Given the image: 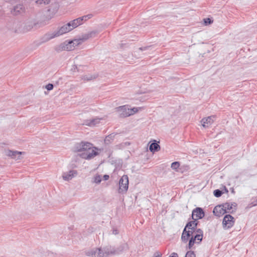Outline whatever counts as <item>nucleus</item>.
Instances as JSON below:
<instances>
[{
    "mask_svg": "<svg viewBox=\"0 0 257 257\" xmlns=\"http://www.w3.org/2000/svg\"><path fill=\"white\" fill-rule=\"evenodd\" d=\"M73 151L81 158L90 160L99 155L101 149L94 147L91 143L81 142L74 145Z\"/></svg>",
    "mask_w": 257,
    "mask_h": 257,
    "instance_id": "1",
    "label": "nucleus"
},
{
    "mask_svg": "<svg viewBox=\"0 0 257 257\" xmlns=\"http://www.w3.org/2000/svg\"><path fill=\"white\" fill-rule=\"evenodd\" d=\"M143 109V107H134L130 108L128 105H124L115 108V111L119 116L126 117L133 115Z\"/></svg>",
    "mask_w": 257,
    "mask_h": 257,
    "instance_id": "2",
    "label": "nucleus"
},
{
    "mask_svg": "<svg viewBox=\"0 0 257 257\" xmlns=\"http://www.w3.org/2000/svg\"><path fill=\"white\" fill-rule=\"evenodd\" d=\"M71 31V28L69 26L67 23L58 28L57 29L54 31L46 34L44 36V38L45 39L46 41H48L55 37H58L65 34Z\"/></svg>",
    "mask_w": 257,
    "mask_h": 257,
    "instance_id": "3",
    "label": "nucleus"
},
{
    "mask_svg": "<svg viewBox=\"0 0 257 257\" xmlns=\"http://www.w3.org/2000/svg\"><path fill=\"white\" fill-rule=\"evenodd\" d=\"M83 42L82 39H75L72 41H65L63 43L56 46L55 49L57 51H71L75 48L77 46H78Z\"/></svg>",
    "mask_w": 257,
    "mask_h": 257,
    "instance_id": "4",
    "label": "nucleus"
},
{
    "mask_svg": "<svg viewBox=\"0 0 257 257\" xmlns=\"http://www.w3.org/2000/svg\"><path fill=\"white\" fill-rule=\"evenodd\" d=\"M120 247L121 249H116L113 247L109 246L102 249V252L103 254V257H108L109 255L117 254L120 251L126 250L128 248L127 245L126 244H123Z\"/></svg>",
    "mask_w": 257,
    "mask_h": 257,
    "instance_id": "5",
    "label": "nucleus"
},
{
    "mask_svg": "<svg viewBox=\"0 0 257 257\" xmlns=\"http://www.w3.org/2000/svg\"><path fill=\"white\" fill-rule=\"evenodd\" d=\"M203 238V231L201 229H197L193 235L192 236L189 240L188 247L190 249L196 243H199Z\"/></svg>",
    "mask_w": 257,
    "mask_h": 257,
    "instance_id": "6",
    "label": "nucleus"
},
{
    "mask_svg": "<svg viewBox=\"0 0 257 257\" xmlns=\"http://www.w3.org/2000/svg\"><path fill=\"white\" fill-rule=\"evenodd\" d=\"M119 188L118 192L120 194H124L128 188V178L127 175H123L119 181Z\"/></svg>",
    "mask_w": 257,
    "mask_h": 257,
    "instance_id": "7",
    "label": "nucleus"
},
{
    "mask_svg": "<svg viewBox=\"0 0 257 257\" xmlns=\"http://www.w3.org/2000/svg\"><path fill=\"white\" fill-rule=\"evenodd\" d=\"M5 155L11 159L16 161L22 160L23 158V156L25 154L24 152H20L11 150H6L5 151Z\"/></svg>",
    "mask_w": 257,
    "mask_h": 257,
    "instance_id": "8",
    "label": "nucleus"
},
{
    "mask_svg": "<svg viewBox=\"0 0 257 257\" xmlns=\"http://www.w3.org/2000/svg\"><path fill=\"white\" fill-rule=\"evenodd\" d=\"M85 255L88 257H103V255L100 247L89 248L85 251Z\"/></svg>",
    "mask_w": 257,
    "mask_h": 257,
    "instance_id": "9",
    "label": "nucleus"
},
{
    "mask_svg": "<svg viewBox=\"0 0 257 257\" xmlns=\"http://www.w3.org/2000/svg\"><path fill=\"white\" fill-rule=\"evenodd\" d=\"M235 220L231 215H226L222 221V227L224 229H228L232 227L234 224Z\"/></svg>",
    "mask_w": 257,
    "mask_h": 257,
    "instance_id": "10",
    "label": "nucleus"
},
{
    "mask_svg": "<svg viewBox=\"0 0 257 257\" xmlns=\"http://www.w3.org/2000/svg\"><path fill=\"white\" fill-rule=\"evenodd\" d=\"M90 17L89 16H85L84 17L79 18L78 19H75L73 21H71L69 23H68L69 26L71 28V31L74 28L77 27L78 26L82 24V21L84 20L85 21L89 19Z\"/></svg>",
    "mask_w": 257,
    "mask_h": 257,
    "instance_id": "11",
    "label": "nucleus"
},
{
    "mask_svg": "<svg viewBox=\"0 0 257 257\" xmlns=\"http://www.w3.org/2000/svg\"><path fill=\"white\" fill-rule=\"evenodd\" d=\"M77 174L78 172L76 170H71L68 172H64L62 174V177L64 181H69L76 177Z\"/></svg>",
    "mask_w": 257,
    "mask_h": 257,
    "instance_id": "12",
    "label": "nucleus"
},
{
    "mask_svg": "<svg viewBox=\"0 0 257 257\" xmlns=\"http://www.w3.org/2000/svg\"><path fill=\"white\" fill-rule=\"evenodd\" d=\"M120 136L117 134H111L106 136L104 139V143L109 145L113 141L118 142L120 140Z\"/></svg>",
    "mask_w": 257,
    "mask_h": 257,
    "instance_id": "13",
    "label": "nucleus"
},
{
    "mask_svg": "<svg viewBox=\"0 0 257 257\" xmlns=\"http://www.w3.org/2000/svg\"><path fill=\"white\" fill-rule=\"evenodd\" d=\"M204 215L203 210L200 208H196L192 211V217L193 220H197L201 219Z\"/></svg>",
    "mask_w": 257,
    "mask_h": 257,
    "instance_id": "14",
    "label": "nucleus"
},
{
    "mask_svg": "<svg viewBox=\"0 0 257 257\" xmlns=\"http://www.w3.org/2000/svg\"><path fill=\"white\" fill-rule=\"evenodd\" d=\"M101 119L102 118L98 117H95L90 119H87L85 121L84 124L87 126H94L96 124H99Z\"/></svg>",
    "mask_w": 257,
    "mask_h": 257,
    "instance_id": "15",
    "label": "nucleus"
},
{
    "mask_svg": "<svg viewBox=\"0 0 257 257\" xmlns=\"http://www.w3.org/2000/svg\"><path fill=\"white\" fill-rule=\"evenodd\" d=\"M213 212L216 216L218 217H220L226 213L224 208L222 207V204L215 207Z\"/></svg>",
    "mask_w": 257,
    "mask_h": 257,
    "instance_id": "16",
    "label": "nucleus"
},
{
    "mask_svg": "<svg viewBox=\"0 0 257 257\" xmlns=\"http://www.w3.org/2000/svg\"><path fill=\"white\" fill-rule=\"evenodd\" d=\"M191 231L189 229L188 230L186 228H184L181 236V239L183 242H186L189 238L193 235L194 233Z\"/></svg>",
    "mask_w": 257,
    "mask_h": 257,
    "instance_id": "17",
    "label": "nucleus"
},
{
    "mask_svg": "<svg viewBox=\"0 0 257 257\" xmlns=\"http://www.w3.org/2000/svg\"><path fill=\"white\" fill-rule=\"evenodd\" d=\"M226 212H232L236 209V204L235 203H225L222 204Z\"/></svg>",
    "mask_w": 257,
    "mask_h": 257,
    "instance_id": "18",
    "label": "nucleus"
},
{
    "mask_svg": "<svg viewBox=\"0 0 257 257\" xmlns=\"http://www.w3.org/2000/svg\"><path fill=\"white\" fill-rule=\"evenodd\" d=\"M197 222L196 220H194L193 221H190L188 222L186 226H185V228H186L187 230H191L192 232L195 233V232L196 231L197 229Z\"/></svg>",
    "mask_w": 257,
    "mask_h": 257,
    "instance_id": "19",
    "label": "nucleus"
},
{
    "mask_svg": "<svg viewBox=\"0 0 257 257\" xmlns=\"http://www.w3.org/2000/svg\"><path fill=\"white\" fill-rule=\"evenodd\" d=\"M213 121L214 120L212 116H208L203 118L201 121V123L203 127H208L212 124Z\"/></svg>",
    "mask_w": 257,
    "mask_h": 257,
    "instance_id": "20",
    "label": "nucleus"
},
{
    "mask_svg": "<svg viewBox=\"0 0 257 257\" xmlns=\"http://www.w3.org/2000/svg\"><path fill=\"white\" fill-rule=\"evenodd\" d=\"M160 149V146L155 142L152 143L149 146V150L153 153L159 151Z\"/></svg>",
    "mask_w": 257,
    "mask_h": 257,
    "instance_id": "21",
    "label": "nucleus"
},
{
    "mask_svg": "<svg viewBox=\"0 0 257 257\" xmlns=\"http://www.w3.org/2000/svg\"><path fill=\"white\" fill-rule=\"evenodd\" d=\"M101 182V176L96 174L91 179V182L93 184H99Z\"/></svg>",
    "mask_w": 257,
    "mask_h": 257,
    "instance_id": "22",
    "label": "nucleus"
},
{
    "mask_svg": "<svg viewBox=\"0 0 257 257\" xmlns=\"http://www.w3.org/2000/svg\"><path fill=\"white\" fill-rule=\"evenodd\" d=\"M97 34L98 32L96 31H91L88 33L87 35H86L82 40L83 41L86 40L90 38L94 37Z\"/></svg>",
    "mask_w": 257,
    "mask_h": 257,
    "instance_id": "23",
    "label": "nucleus"
},
{
    "mask_svg": "<svg viewBox=\"0 0 257 257\" xmlns=\"http://www.w3.org/2000/svg\"><path fill=\"white\" fill-rule=\"evenodd\" d=\"M96 76H97L96 75L86 74V75H83L82 76V79L84 81H90V80H92L95 79Z\"/></svg>",
    "mask_w": 257,
    "mask_h": 257,
    "instance_id": "24",
    "label": "nucleus"
},
{
    "mask_svg": "<svg viewBox=\"0 0 257 257\" xmlns=\"http://www.w3.org/2000/svg\"><path fill=\"white\" fill-rule=\"evenodd\" d=\"M213 23V21L210 18H206L203 19V23L205 26L210 25Z\"/></svg>",
    "mask_w": 257,
    "mask_h": 257,
    "instance_id": "25",
    "label": "nucleus"
},
{
    "mask_svg": "<svg viewBox=\"0 0 257 257\" xmlns=\"http://www.w3.org/2000/svg\"><path fill=\"white\" fill-rule=\"evenodd\" d=\"M180 166V164L178 162H175L172 163L171 168L173 170H177Z\"/></svg>",
    "mask_w": 257,
    "mask_h": 257,
    "instance_id": "26",
    "label": "nucleus"
},
{
    "mask_svg": "<svg viewBox=\"0 0 257 257\" xmlns=\"http://www.w3.org/2000/svg\"><path fill=\"white\" fill-rule=\"evenodd\" d=\"M214 195L216 197H220L222 194V192L219 190H215L213 192Z\"/></svg>",
    "mask_w": 257,
    "mask_h": 257,
    "instance_id": "27",
    "label": "nucleus"
},
{
    "mask_svg": "<svg viewBox=\"0 0 257 257\" xmlns=\"http://www.w3.org/2000/svg\"><path fill=\"white\" fill-rule=\"evenodd\" d=\"M185 257H196V256L193 251H190L186 253Z\"/></svg>",
    "mask_w": 257,
    "mask_h": 257,
    "instance_id": "28",
    "label": "nucleus"
},
{
    "mask_svg": "<svg viewBox=\"0 0 257 257\" xmlns=\"http://www.w3.org/2000/svg\"><path fill=\"white\" fill-rule=\"evenodd\" d=\"M45 88L49 91L51 90L53 88V85L52 84L49 83L45 86Z\"/></svg>",
    "mask_w": 257,
    "mask_h": 257,
    "instance_id": "29",
    "label": "nucleus"
},
{
    "mask_svg": "<svg viewBox=\"0 0 257 257\" xmlns=\"http://www.w3.org/2000/svg\"><path fill=\"white\" fill-rule=\"evenodd\" d=\"M193 38L194 39H199L200 40H201V36L199 34H195L192 36Z\"/></svg>",
    "mask_w": 257,
    "mask_h": 257,
    "instance_id": "30",
    "label": "nucleus"
},
{
    "mask_svg": "<svg viewBox=\"0 0 257 257\" xmlns=\"http://www.w3.org/2000/svg\"><path fill=\"white\" fill-rule=\"evenodd\" d=\"M112 233L114 235L117 234L118 233V230L117 229L113 228L112 230Z\"/></svg>",
    "mask_w": 257,
    "mask_h": 257,
    "instance_id": "31",
    "label": "nucleus"
},
{
    "mask_svg": "<svg viewBox=\"0 0 257 257\" xmlns=\"http://www.w3.org/2000/svg\"><path fill=\"white\" fill-rule=\"evenodd\" d=\"M161 254L159 252H156L154 254L153 257H161Z\"/></svg>",
    "mask_w": 257,
    "mask_h": 257,
    "instance_id": "32",
    "label": "nucleus"
},
{
    "mask_svg": "<svg viewBox=\"0 0 257 257\" xmlns=\"http://www.w3.org/2000/svg\"><path fill=\"white\" fill-rule=\"evenodd\" d=\"M170 257H178V255L177 253L173 252L171 254Z\"/></svg>",
    "mask_w": 257,
    "mask_h": 257,
    "instance_id": "33",
    "label": "nucleus"
},
{
    "mask_svg": "<svg viewBox=\"0 0 257 257\" xmlns=\"http://www.w3.org/2000/svg\"><path fill=\"white\" fill-rule=\"evenodd\" d=\"M109 176L108 175H104L103 176V178L104 179V180H107L108 179H109Z\"/></svg>",
    "mask_w": 257,
    "mask_h": 257,
    "instance_id": "34",
    "label": "nucleus"
},
{
    "mask_svg": "<svg viewBox=\"0 0 257 257\" xmlns=\"http://www.w3.org/2000/svg\"><path fill=\"white\" fill-rule=\"evenodd\" d=\"M149 99V96H145V100H147Z\"/></svg>",
    "mask_w": 257,
    "mask_h": 257,
    "instance_id": "35",
    "label": "nucleus"
},
{
    "mask_svg": "<svg viewBox=\"0 0 257 257\" xmlns=\"http://www.w3.org/2000/svg\"><path fill=\"white\" fill-rule=\"evenodd\" d=\"M257 205V200H256V203L254 204L253 205Z\"/></svg>",
    "mask_w": 257,
    "mask_h": 257,
    "instance_id": "36",
    "label": "nucleus"
}]
</instances>
